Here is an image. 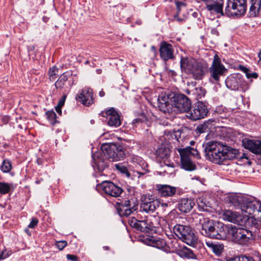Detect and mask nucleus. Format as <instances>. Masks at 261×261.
<instances>
[{"label":"nucleus","mask_w":261,"mask_h":261,"mask_svg":"<svg viewBox=\"0 0 261 261\" xmlns=\"http://www.w3.org/2000/svg\"><path fill=\"white\" fill-rule=\"evenodd\" d=\"M117 210L120 217H127L138 209V203L133 199L117 202Z\"/></svg>","instance_id":"nucleus-13"},{"label":"nucleus","mask_w":261,"mask_h":261,"mask_svg":"<svg viewBox=\"0 0 261 261\" xmlns=\"http://www.w3.org/2000/svg\"><path fill=\"white\" fill-rule=\"evenodd\" d=\"M42 181H43V179L42 178H41L40 179H37L35 181V183L36 184H39Z\"/></svg>","instance_id":"nucleus-62"},{"label":"nucleus","mask_w":261,"mask_h":261,"mask_svg":"<svg viewBox=\"0 0 261 261\" xmlns=\"http://www.w3.org/2000/svg\"><path fill=\"white\" fill-rule=\"evenodd\" d=\"M10 120L9 116L7 115H0V125L7 124Z\"/></svg>","instance_id":"nucleus-45"},{"label":"nucleus","mask_w":261,"mask_h":261,"mask_svg":"<svg viewBox=\"0 0 261 261\" xmlns=\"http://www.w3.org/2000/svg\"><path fill=\"white\" fill-rule=\"evenodd\" d=\"M176 253L182 258H194L195 257V255L192 250L187 247H184L177 250Z\"/></svg>","instance_id":"nucleus-33"},{"label":"nucleus","mask_w":261,"mask_h":261,"mask_svg":"<svg viewBox=\"0 0 261 261\" xmlns=\"http://www.w3.org/2000/svg\"><path fill=\"white\" fill-rule=\"evenodd\" d=\"M238 68L241 71H242L243 72H244L245 74H246V73H247V72L249 70V69L242 65H239L238 66Z\"/></svg>","instance_id":"nucleus-54"},{"label":"nucleus","mask_w":261,"mask_h":261,"mask_svg":"<svg viewBox=\"0 0 261 261\" xmlns=\"http://www.w3.org/2000/svg\"><path fill=\"white\" fill-rule=\"evenodd\" d=\"M158 193L162 197L173 196L176 192V188L168 185H157Z\"/></svg>","instance_id":"nucleus-25"},{"label":"nucleus","mask_w":261,"mask_h":261,"mask_svg":"<svg viewBox=\"0 0 261 261\" xmlns=\"http://www.w3.org/2000/svg\"><path fill=\"white\" fill-rule=\"evenodd\" d=\"M173 230L175 234L187 244L195 246L197 243V238L190 226L176 224L173 227Z\"/></svg>","instance_id":"nucleus-8"},{"label":"nucleus","mask_w":261,"mask_h":261,"mask_svg":"<svg viewBox=\"0 0 261 261\" xmlns=\"http://www.w3.org/2000/svg\"><path fill=\"white\" fill-rule=\"evenodd\" d=\"M205 155L210 161L218 164H225L227 160L236 158L238 150L217 141H210L202 145Z\"/></svg>","instance_id":"nucleus-2"},{"label":"nucleus","mask_w":261,"mask_h":261,"mask_svg":"<svg viewBox=\"0 0 261 261\" xmlns=\"http://www.w3.org/2000/svg\"><path fill=\"white\" fill-rule=\"evenodd\" d=\"M214 122V120L210 119L207 121H205L203 123L199 124L195 130L197 134H202L206 132H208L213 123Z\"/></svg>","instance_id":"nucleus-32"},{"label":"nucleus","mask_w":261,"mask_h":261,"mask_svg":"<svg viewBox=\"0 0 261 261\" xmlns=\"http://www.w3.org/2000/svg\"><path fill=\"white\" fill-rule=\"evenodd\" d=\"M210 74V81L213 83H218L221 76H225L228 70L221 63V59L217 55L214 57L213 63L208 69Z\"/></svg>","instance_id":"nucleus-9"},{"label":"nucleus","mask_w":261,"mask_h":261,"mask_svg":"<svg viewBox=\"0 0 261 261\" xmlns=\"http://www.w3.org/2000/svg\"><path fill=\"white\" fill-rule=\"evenodd\" d=\"M258 57L259 58V60L258 61V64L259 65H261V50L259 51V52L258 54Z\"/></svg>","instance_id":"nucleus-58"},{"label":"nucleus","mask_w":261,"mask_h":261,"mask_svg":"<svg viewBox=\"0 0 261 261\" xmlns=\"http://www.w3.org/2000/svg\"><path fill=\"white\" fill-rule=\"evenodd\" d=\"M230 226V225H224L216 222L208 238L217 240H225L228 238Z\"/></svg>","instance_id":"nucleus-14"},{"label":"nucleus","mask_w":261,"mask_h":261,"mask_svg":"<svg viewBox=\"0 0 261 261\" xmlns=\"http://www.w3.org/2000/svg\"><path fill=\"white\" fill-rule=\"evenodd\" d=\"M12 168V164L8 159H4L0 166V169L3 173L9 172Z\"/></svg>","instance_id":"nucleus-38"},{"label":"nucleus","mask_w":261,"mask_h":261,"mask_svg":"<svg viewBox=\"0 0 261 261\" xmlns=\"http://www.w3.org/2000/svg\"><path fill=\"white\" fill-rule=\"evenodd\" d=\"M175 4H176V6L177 10V15H178V14L179 13V12L180 11V8L182 7H185L186 4H185V3L181 2H176Z\"/></svg>","instance_id":"nucleus-51"},{"label":"nucleus","mask_w":261,"mask_h":261,"mask_svg":"<svg viewBox=\"0 0 261 261\" xmlns=\"http://www.w3.org/2000/svg\"><path fill=\"white\" fill-rule=\"evenodd\" d=\"M241 256H236L234 257L230 258L227 261H241Z\"/></svg>","instance_id":"nucleus-55"},{"label":"nucleus","mask_w":261,"mask_h":261,"mask_svg":"<svg viewBox=\"0 0 261 261\" xmlns=\"http://www.w3.org/2000/svg\"><path fill=\"white\" fill-rule=\"evenodd\" d=\"M57 77V75H49V79L51 82H54Z\"/></svg>","instance_id":"nucleus-57"},{"label":"nucleus","mask_w":261,"mask_h":261,"mask_svg":"<svg viewBox=\"0 0 261 261\" xmlns=\"http://www.w3.org/2000/svg\"><path fill=\"white\" fill-rule=\"evenodd\" d=\"M147 120V118L146 116L144 113H142L138 115L137 117L133 120L132 124L134 128L135 127L139 126L142 123H145Z\"/></svg>","instance_id":"nucleus-35"},{"label":"nucleus","mask_w":261,"mask_h":261,"mask_svg":"<svg viewBox=\"0 0 261 261\" xmlns=\"http://www.w3.org/2000/svg\"><path fill=\"white\" fill-rule=\"evenodd\" d=\"M228 238H231L233 242L242 245H247L253 240L252 231L232 225L230 226Z\"/></svg>","instance_id":"nucleus-6"},{"label":"nucleus","mask_w":261,"mask_h":261,"mask_svg":"<svg viewBox=\"0 0 261 261\" xmlns=\"http://www.w3.org/2000/svg\"><path fill=\"white\" fill-rule=\"evenodd\" d=\"M250 7L249 14L251 16L255 17L259 14L261 9V0H250Z\"/></svg>","instance_id":"nucleus-30"},{"label":"nucleus","mask_w":261,"mask_h":261,"mask_svg":"<svg viewBox=\"0 0 261 261\" xmlns=\"http://www.w3.org/2000/svg\"><path fill=\"white\" fill-rule=\"evenodd\" d=\"M99 188L107 195L114 197H118L123 192L122 189L114 184L111 181H103L99 185Z\"/></svg>","instance_id":"nucleus-17"},{"label":"nucleus","mask_w":261,"mask_h":261,"mask_svg":"<svg viewBox=\"0 0 261 261\" xmlns=\"http://www.w3.org/2000/svg\"><path fill=\"white\" fill-rule=\"evenodd\" d=\"M160 205V201L158 199H155L152 195H146L142 198L141 208L146 213H152Z\"/></svg>","instance_id":"nucleus-16"},{"label":"nucleus","mask_w":261,"mask_h":261,"mask_svg":"<svg viewBox=\"0 0 261 261\" xmlns=\"http://www.w3.org/2000/svg\"><path fill=\"white\" fill-rule=\"evenodd\" d=\"M156 156L161 159H168L170 155V149L165 147H161L156 150Z\"/></svg>","instance_id":"nucleus-36"},{"label":"nucleus","mask_w":261,"mask_h":261,"mask_svg":"<svg viewBox=\"0 0 261 261\" xmlns=\"http://www.w3.org/2000/svg\"><path fill=\"white\" fill-rule=\"evenodd\" d=\"M206 246L217 255L220 256L224 249V245L221 243H215L212 241H206Z\"/></svg>","instance_id":"nucleus-29"},{"label":"nucleus","mask_w":261,"mask_h":261,"mask_svg":"<svg viewBox=\"0 0 261 261\" xmlns=\"http://www.w3.org/2000/svg\"><path fill=\"white\" fill-rule=\"evenodd\" d=\"M96 72L98 74H101L102 72V70L101 69H97L96 70Z\"/></svg>","instance_id":"nucleus-63"},{"label":"nucleus","mask_w":261,"mask_h":261,"mask_svg":"<svg viewBox=\"0 0 261 261\" xmlns=\"http://www.w3.org/2000/svg\"><path fill=\"white\" fill-rule=\"evenodd\" d=\"M163 165H161L163 172L166 174H172L174 171V165L173 163H170L169 161L165 160Z\"/></svg>","instance_id":"nucleus-37"},{"label":"nucleus","mask_w":261,"mask_h":261,"mask_svg":"<svg viewBox=\"0 0 261 261\" xmlns=\"http://www.w3.org/2000/svg\"><path fill=\"white\" fill-rule=\"evenodd\" d=\"M216 221L209 220L208 219H203V221L201 223V229L200 233L203 236L208 238L214 227Z\"/></svg>","instance_id":"nucleus-27"},{"label":"nucleus","mask_w":261,"mask_h":261,"mask_svg":"<svg viewBox=\"0 0 261 261\" xmlns=\"http://www.w3.org/2000/svg\"><path fill=\"white\" fill-rule=\"evenodd\" d=\"M25 232L29 235V236H31V232L30 231V230H29L28 228H26L25 229Z\"/></svg>","instance_id":"nucleus-61"},{"label":"nucleus","mask_w":261,"mask_h":261,"mask_svg":"<svg viewBox=\"0 0 261 261\" xmlns=\"http://www.w3.org/2000/svg\"><path fill=\"white\" fill-rule=\"evenodd\" d=\"M105 95V92L103 91V90H101L99 92V95L100 96V97H103Z\"/></svg>","instance_id":"nucleus-60"},{"label":"nucleus","mask_w":261,"mask_h":261,"mask_svg":"<svg viewBox=\"0 0 261 261\" xmlns=\"http://www.w3.org/2000/svg\"><path fill=\"white\" fill-rule=\"evenodd\" d=\"M103 249L105 250L109 251V250H110V247H109V246H103Z\"/></svg>","instance_id":"nucleus-64"},{"label":"nucleus","mask_w":261,"mask_h":261,"mask_svg":"<svg viewBox=\"0 0 261 261\" xmlns=\"http://www.w3.org/2000/svg\"><path fill=\"white\" fill-rule=\"evenodd\" d=\"M247 0H228L225 14L228 17L243 15L247 10Z\"/></svg>","instance_id":"nucleus-10"},{"label":"nucleus","mask_w":261,"mask_h":261,"mask_svg":"<svg viewBox=\"0 0 261 261\" xmlns=\"http://www.w3.org/2000/svg\"><path fill=\"white\" fill-rule=\"evenodd\" d=\"M151 217H146L143 220H139L134 217L129 218L128 222L129 225L138 231L149 233L155 227Z\"/></svg>","instance_id":"nucleus-11"},{"label":"nucleus","mask_w":261,"mask_h":261,"mask_svg":"<svg viewBox=\"0 0 261 261\" xmlns=\"http://www.w3.org/2000/svg\"><path fill=\"white\" fill-rule=\"evenodd\" d=\"M206 8L211 13L220 14L222 16L225 15L223 11V2L220 1L219 2H216L214 0V2L208 3L206 5Z\"/></svg>","instance_id":"nucleus-28"},{"label":"nucleus","mask_w":261,"mask_h":261,"mask_svg":"<svg viewBox=\"0 0 261 261\" xmlns=\"http://www.w3.org/2000/svg\"><path fill=\"white\" fill-rule=\"evenodd\" d=\"M6 250H3L1 253L0 254V260H3L8 256H9L11 254V253L9 251L6 252Z\"/></svg>","instance_id":"nucleus-50"},{"label":"nucleus","mask_w":261,"mask_h":261,"mask_svg":"<svg viewBox=\"0 0 261 261\" xmlns=\"http://www.w3.org/2000/svg\"><path fill=\"white\" fill-rule=\"evenodd\" d=\"M108 120V124L112 127H117L121 124L120 116L116 110L111 108L106 111H102L100 114Z\"/></svg>","instance_id":"nucleus-15"},{"label":"nucleus","mask_w":261,"mask_h":261,"mask_svg":"<svg viewBox=\"0 0 261 261\" xmlns=\"http://www.w3.org/2000/svg\"><path fill=\"white\" fill-rule=\"evenodd\" d=\"M56 247L60 250H63L67 245L65 241H57L55 244Z\"/></svg>","instance_id":"nucleus-44"},{"label":"nucleus","mask_w":261,"mask_h":261,"mask_svg":"<svg viewBox=\"0 0 261 261\" xmlns=\"http://www.w3.org/2000/svg\"><path fill=\"white\" fill-rule=\"evenodd\" d=\"M45 115L50 124L54 125L57 122V115L53 110L47 111Z\"/></svg>","instance_id":"nucleus-39"},{"label":"nucleus","mask_w":261,"mask_h":261,"mask_svg":"<svg viewBox=\"0 0 261 261\" xmlns=\"http://www.w3.org/2000/svg\"><path fill=\"white\" fill-rule=\"evenodd\" d=\"M223 218L224 220L240 225H243V222L245 221V218L239 213L232 212L230 210H225L223 212Z\"/></svg>","instance_id":"nucleus-23"},{"label":"nucleus","mask_w":261,"mask_h":261,"mask_svg":"<svg viewBox=\"0 0 261 261\" xmlns=\"http://www.w3.org/2000/svg\"><path fill=\"white\" fill-rule=\"evenodd\" d=\"M12 184L0 181V194L5 195L8 193L12 188Z\"/></svg>","instance_id":"nucleus-40"},{"label":"nucleus","mask_w":261,"mask_h":261,"mask_svg":"<svg viewBox=\"0 0 261 261\" xmlns=\"http://www.w3.org/2000/svg\"><path fill=\"white\" fill-rule=\"evenodd\" d=\"M58 70L59 69L56 66H53L49 69L48 71V75H57Z\"/></svg>","instance_id":"nucleus-47"},{"label":"nucleus","mask_w":261,"mask_h":261,"mask_svg":"<svg viewBox=\"0 0 261 261\" xmlns=\"http://www.w3.org/2000/svg\"><path fill=\"white\" fill-rule=\"evenodd\" d=\"M173 53L174 49L171 44L165 41L161 43L160 54L161 58L163 60L166 61L170 59H173L174 58Z\"/></svg>","instance_id":"nucleus-22"},{"label":"nucleus","mask_w":261,"mask_h":261,"mask_svg":"<svg viewBox=\"0 0 261 261\" xmlns=\"http://www.w3.org/2000/svg\"><path fill=\"white\" fill-rule=\"evenodd\" d=\"M244 147L252 153L261 155V141L248 140L243 142Z\"/></svg>","instance_id":"nucleus-24"},{"label":"nucleus","mask_w":261,"mask_h":261,"mask_svg":"<svg viewBox=\"0 0 261 261\" xmlns=\"http://www.w3.org/2000/svg\"><path fill=\"white\" fill-rule=\"evenodd\" d=\"M195 90L199 98L203 97L206 93L205 89L201 87H200L199 88H196Z\"/></svg>","instance_id":"nucleus-46"},{"label":"nucleus","mask_w":261,"mask_h":261,"mask_svg":"<svg viewBox=\"0 0 261 261\" xmlns=\"http://www.w3.org/2000/svg\"><path fill=\"white\" fill-rule=\"evenodd\" d=\"M77 101L86 106H89L93 103V91L89 87H85L76 96Z\"/></svg>","instance_id":"nucleus-20"},{"label":"nucleus","mask_w":261,"mask_h":261,"mask_svg":"<svg viewBox=\"0 0 261 261\" xmlns=\"http://www.w3.org/2000/svg\"><path fill=\"white\" fill-rule=\"evenodd\" d=\"M66 257L67 259L72 261H77L78 259V257L76 255L72 254H68L66 255Z\"/></svg>","instance_id":"nucleus-52"},{"label":"nucleus","mask_w":261,"mask_h":261,"mask_svg":"<svg viewBox=\"0 0 261 261\" xmlns=\"http://www.w3.org/2000/svg\"><path fill=\"white\" fill-rule=\"evenodd\" d=\"M208 110L207 106L202 101H198L188 112L187 116L193 120H197L204 118L207 116Z\"/></svg>","instance_id":"nucleus-12"},{"label":"nucleus","mask_w":261,"mask_h":261,"mask_svg":"<svg viewBox=\"0 0 261 261\" xmlns=\"http://www.w3.org/2000/svg\"><path fill=\"white\" fill-rule=\"evenodd\" d=\"M131 162L136 167H140L143 170H146L147 167L145 161L142 158L137 155H133L131 157Z\"/></svg>","instance_id":"nucleus-34"},{"label":"nucleus","mask_w":261,"mask_h":261,"mask_svg":"<svg viewBox=\"0 0 261 261\" xmlns=\"http://www.w3.org/2000/svg\"><path fill=\"white\" fill-rule=\"evenodd\" d=\"M158 101L159 110L167 119L172 118L177 112L188 113L191 108V100L183 94L174 92L161 94Z\"/></svg>","instance_id":"nucleus-1"},{"label":"nucleus","mask_w":261,"mask_h":261,"mask_svg":"<svg viewBox=\"0 0 261 261\" xmlns=\"http://www.w3.org/2000/svg\"><path fill=\"white\" fill-rule=\"evenodd\" d=\"M100 148L103 155L113 162L123 160L126 157V146L122 142L103 143Z\"/></svg>","instance_id":"nucleus-5"},{"label":"nucleus","mask_w":261,"mask_h":261,"mask_svg":"<svg viewBox=\"0 0 261 261\" xmlns=\"http://www.w3.org/2000/svg\"><path fill=\"white\" fill-rule=\"evenodd\" d=\"M198 207L200 211H207L208 210L207 203L203 201L200 198L197 201Z\"/></svg>","instance_id":"nucleus-43"},{"label":"nucleus","mask_w":261,"mask_h":261,"mask_svg":"<svg viewBox=\"0 0 261 261\" xmlns=\"http://www.w3.org/2000/svg\"><path fill=\"white\" fill-rule=\"evenodd\" d=\"M227 200L236 209H240L246 217H251L259 205V201L252 197L232 194L227 196Z\"/></svg>","instance_id":"nucleus-3"},{"label":"nucleus","mask_w":261,"mask_h":261,"mask_svg":"<svg viewBox=\"0 0 261 261\" xmlns=\"http://www.w3.org/2000/svg\"><path fill=\"white\" fill-rule=\"evenodd\" d=\"M180 64L182 71L191 74L196 80H202L208 68L206 63L198 61L192 58L181 57Z\"/></svg>","instance_id":"nucleus-4"},{"label":"nucleus","mask_w":261,"mask_h":261,"mask_svg":"<svg viewBox=\"0 0 261 261\" xmlns=\"http://www.w3.org/2000/svg\"><path fill=\"white\" fill-rule=\"evenodd\" d=\"M251 217H252L256 221H261V203L260 202L258 208L255 209L254 214H253Z\"/></svg>","instance_id":"nucleus-42"},{"label":"nucleus","mask_w":261,"mask_h":261,"mask_svg":"<svg viewBox=\"0 0 261 261\" xmlns=\"http://www.w3.org/2000/svg\"><path fill=\"white\" fill-rule=\"evenodd\" d=\"M195 205L194 200L191 198H182L178 202V210L184 213H189Z\"/></svg>","instance_id":"nucleus-26"},{"label":"nucleus","mask_w":261,"mask_h":261,"mask_svg":"<svg viewBox=\"0 0 261 261\" xmlns=\"http://www.w3.org/2000/svg\"><path fill=\"white\" fill-rule=\"evenodd\" d=\"M115 169L119 171L120 173L125 174L127 177L130 176V174L126 166L122 165V164L118 163L115 165Z\"/></svg>","instance_id":"nucleus-41"},{"label":"nucleus","mask_w":261,"mask_h":261,"mask_svg":"<svg viewBox=\"0 0 261 261\" xmlns=\"http://www.w3.org/2000/svg\"><path fill=\"white\" fill-rule=\"evenodd\" d=\"M64 104V99H61L57 106H60L62 107Z\"/></svg>","instance_id":"nucleus-59"},{"label":"nucleus","mask_w":261,"mask_h":261,"mask_svg":"<svg viewBox=\"0 0 261 261\" xmlns=\"http://www.w3.org/2000/svg\"><path fill=\"white\" fill-rule=\"evenodd\" d=\"M55 109H56V111H57V112L59 115H61V114H62V110H61V107L60 106H57L55 107Z\"/></svg>","instance_id":"nucleus-56"},{"label":"nucleus","mask_w":261,"mask_h":261,"mask_svg":"<svg viewBox=\"0 0 261 261\" xmlns=\"http://www.w3.org/2000/svg\"><path fill=\"white\" fill-rule=\"evenodd\" d=\"M72 76V72L71 70L66 71L62 73L58 80L56 82L55 85L57 89H62L63 88H70L71 86L75 84L76 80L72 78V81L68 80Z\"/></svg>","instance_id":"nucleus-18"},{"label":"nucleus","mask_w":261,"mask_h":261,"mask_svg":"<svg viewBox=\"0 0 261 261\" xmlns=\"http://www.w3.org/2000/svg\"><path fill=\"white\" fill-rule=\"evenodd\" d=\"M149 245L156 248L166 251L168 246L166 242L163 239H156L153 238L149 240Z\"/></svg>","instance_id":"nucleus-31"},{"label":"nucleus","mask_w":261,"mask_h":261,"mask_svg":"<svg viewBox=\"0 0 261 261\" xmlns=\"http://www.w3.org/2000/svg\"><path fill=\"white\" fill-rule=\"evenodd\" d=\"M241 261H255V260L251 257H248L245 255H242Z\"/></svg>","instance_id":"nucleus-53"},{"label":"nucleus","mask_w":261,"mask_h":261,"mask_svg":"<svg viewBox=\"0 0 261 261\" xmlns=\"http://www.w3.org/2000/svg\"><path fill=\"white\" fill-rule=\"evenodd\" d=\"M180 156L181 167L187 171H193L196 169V165L191 161V156L197 159H200L199 151L196 148L190 146L178 149Z\"/></svg>","instance_id":"nucleus-7"},{"label":"nucleus","mask_w":261,"mask_h":261,"mask_svg":"<svg viewBox=\"0 0 261 261\" xmlns=\"http://www.w3.org/2000/svg\"><path fill=\"white\" fill-rule=\"evenodd\" d=\"M102 153V152H96L92 155L93 160L92 165L95 170L99 172H102L108 166V162L103 158Z\"/></svg>","instance_id":"nucleus-21"},{"label":"nucleus","mask_w":261,"mask_h":261,"mask_svg":"<svg viewBox=\"0 0 261 261\" xmlns=\"http://www.w3.org/2000/svg\"><path fill=\"white\" fill-rule=\"evenodd\" d=\"M38 220L36 218H32L31 222L28 225V227L30 228H34L37 225Z\"/></svg>","instance_id":"nucleus-48"},{"label":"nucleus","mask_w":261,"mask_h":261,"mask_svg":"<svg viewBox=\"0 0 261 261\" xmlns=\"http://www.w3.org/2000/svg\"><path fill=\"white\" fill-rule=\"evenodd\" d=\"M246 76L248 79H257L258 75L257 73L251 72V71L249 70L247 73H246Z\"/></svg>","instance_id":"nucleus-49"},{"label":"nucleus","mask_w":261,"mask_h":261,"mask_svg":"<svg viewBox=\"0 0 261 261\" xmlns=\"http://www.w3.org/2000/svg\"><path fill=\"white\" fill-rule=\"evenodd\" d=\"M245 84L243 76L240 73H234L228 76L225 80L226 87L232 90H238Z\"/></svg>","instance_id":"nucleus-19"}]
</instances>
